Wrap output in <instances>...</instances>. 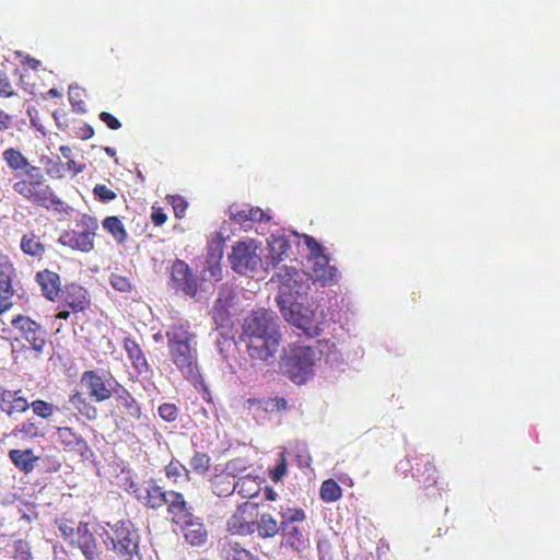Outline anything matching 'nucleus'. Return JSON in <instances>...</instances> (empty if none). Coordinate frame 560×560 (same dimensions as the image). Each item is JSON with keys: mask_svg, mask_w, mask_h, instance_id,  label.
<instances>
[{"mask_svg": "<svg viewBox=\"0 0 560 560\" xmlns=\"http://www.w3.org/2000/svg\"><path fill=\"white\" fill-rule=\"evenodd\" d=\"M77 226L81 228V230L63 231L58 238V243L72 250L81 253L92 252L95 246L94 238L98 230L96 218L90 214H83Z\"/></svg>", "mask_w": 560, "mask_h": 560, "instance_id": "5", "label": "nucleus"}, {"mask_svg": "<svg viewBox=\"0 0 560 560\" xmlns=\"http://www.w3.org/2000/svg\"><path fill=\"white\" fill-rule=\"evenodd\" d=\"M20 247L25 255L32 257H42L46 250L45 245L34 232L26 233L22 236Z\"/></svg>", "mask_w": 560, "mask_h": 560, "instance_id": "31", "label": "nucleus"}, {"mask_svg": "<svg viewBox=\"0 0 560 560\" xmlns=\"http://www.w3.org/2000/svg\"><path fill=\"white\" fill-rule=\"evenodd\" d=\"M71 405L88 420H94L97 417V409L80 392H75L69 398Z\"/></svg>", "mask_w": 560, "mask_h": 560, "instance_id": "34", "label": "nucleus"}, {"mask_svg": "<svg viewBox=\"0 0 560 560\" xmlns=\"http://www.w3.org/2000/svg\"><path fill=\"white\" fill-rule=\"evenodd\" d=\"M11 125V117L0 109V130L8 129Z\"/></svg>", "mask_w": 560, "mask_h": 560, "instance_id": "63", "label": "nucleus"}, {"mask_svg": "<svg viewBox=\"0 0 560 560\" xmlns=\"http://www.w3.org/2000/svg\"><path fill=\"white\" fill-rule=\"evenodd\" d=\"M306 515L302 509H290L282 514L281 525L284 523L293 525L295 522H303Z\"/></svg>", "mask_w": 560, "mask_h": 560, "instance_id": "52", "label": "nucleus"}, {"mask_svg": "<svg viewBox=\"0 0 560 560\" xmlns=\"http://www.w3.org/2000/svg\"><path fill=\"white\" fill-rule=\"evenodd\" d=\"M313 352H294L291 355H284L281 361V369L293 383L298 385L305 384L313 376L314 359Z\"/></svg>", "mask_w": 560, "mask_h": 560, "instance_id": "8", "label": "nucleus"}, {"mask_svg": "<svg viewBox=\"0 0 560 560\" xmlns=\"http://www.w3.org/2000/svg\"><path fill=\"white\" fill-rule=\"evenodd\" d=\"M74 544L79 547L86 560H95L101 555L97 540L90 530V525L86 522H80L78 524Z\"/></svg>", "mask_w": 560, "mask_h": 560, "instance_id": "18", "label": "nucleus"}, {"mask_svg": "<svg viewBox=\"0 0 560 560\" xmlns=\"http://www.w3.org/2000/svg\"><path fill=\"white\" fill-rule=\"evenodd\" d=\"M21 62L22 65L27 66L33 70H37L42 65L38 59L31 57L30 55L24 56Z\"/></svg>", "mask_w": 560, "mask_h": 560, "instance_id": "61", "label": "nucleus"}, {"mask_svg": "<svg viewBox=\"0 0 560 560\" xmlns=\"http://www.w3.org/2000/svg\"><path fill=\"white\" fill-rule=\"evenodd\" d=\"M183 533L184 540L191 547H202L208 541V529L201 517L196 515L178 526Z\"/></svg>", "mask_w": 560, "mask_h": 560, "instance_id": "16", "label": "nucleus"}, {"mask_svg": "<svg viewBox=\"0 0 560 560\" xmlns=\"http://www.w3.org/2000/svg\"><path fill=\"white\" fill-rule=\"evenodd\" d=\"M135 498L147 509L159 510L167 502L170 490L159 486L154 479L141 485H131Z\"/></svg>", "mask_w": 560, "mask_h": 560, "instance_id": "9", "label": "nucleus"}, {"mask_svg": "<svg viewBox=\"0 0 560 560\" xmlns=\"http://www.w3.org/2000/svg\"><path fill=\"white\" fill-rule=\"evenodd\" d=\"M277 304L283 318L291 325L307 330L312 326L313 312L302 303L293 300L292 293L280 290L277 296Z\"/></svg>", "mask_w": 560, "mask_h": 560, "instance_id": "7", "label": "nucleus"}, {"mask_svg": "<svg viewBox=\"0 0 560 560\" xmlns=\"http://www.w3.org/2000/svg\"><path fill=\"white\" fill-rule=\"evenodd\" d=\"M93 194L102 202H109L117 197L116 192L104 184L95 185Z\"/></svg>", "mask_w": 560, "mask_h": 560, "instance_id": "50", "label": "nucleus"}, {"mask_svg": "<svg viewBox=\"0 0 560 560\" xmlns=\"http://www.w3.org/2000/svg\"><path fill=\"white\" fill-rule=\"evenodd\" d=\"M21 390L0 388V409L8 416L22 413L30 408L26 398L20 395Z\"/></svg>", "mask_w": 560, "mask_h": 560, "instance_id": "21", "label": "nucleus"}, {"mask_svg": "<svg viewBox=\"0 0 560 560\" xmlns=\"http://www.w3.org/2000/svg\"><path fill=\"white\" fill-rule=\"evenodd\" d=\"M300 273L299 271L293 267H285L281 272L278 273L279 281L282 285L281 290L288 289V292H291V290L294 288V284L298 282Z\"/></svg>", "mask_w": 560, "mask_h": 560, "instance_id": "43", "label": "nucleus"}, {"mask_svg": "<svg viewBox=\"0 0 560 560\" xmlns=\"http://www.w3.org/2000/svg\"><path fill=\"white\" fill-rule=\"evenodd\" d=\"M173 362L186 378L195 380L198 377L196 359L191 352H175Z\"/></svg>", "mask_w": 560, "mask_h": 560, "instance_id": "30", "label": "nucleus"}, {"mask_svg": "<svg viewBox=\"0 0 560 560\" xmlns=\"http://www.w3.org/2000/svg\"><path fill=\"white\" fill-rule=\"evenodd\" d=\"M115 393L118 408L132 419H140L141 408L133 396L124 387H119Z\"/></svg>", "mask_w": 560, "mask_h": 560, "instance_id": "29", "label": "nucleus"}, {"mask_svg": "<svg viewBox=\"0 0 560 560\" xmlns=\"http://www.w3.org/2000/svg\"><path fill=\"white\" fill-rule=\"evenodd\" d=\"M210 488L213 494L225 498L233 494L237 488L235 476L228 471H222L212 477Z\"/></svg>", "mask_w": 560, "mask_h": 560, "instance_id": "25", "label": "nucleus"}, {"mask_svg": "<svg viewBox=\"0 0 560 560\" xmlns=\"http://www.w3.org/2000/svg\"><path fill=\"white\" fill-rule=\"evenodd\" d=\"M109 282L110 285L119 292H130L132 289L129 278L120 275H112Z\"/></svg>", "mask_w": 560, "mask_h": 560, "instance_id": "51", "label": "nucleus"}, {"mask_svg": "<svg viewBox=\"0 0 560 560\" xmlns=\"http://www.w3.org/2000/svg\"><path fill=\"white\" fill-rule=\"evenodd\" d=\"M268 265L276 267L288 255L291 245L290 242L284 236L272 234L268 241Z\"/></svg>", "mask_w": 560, "mask_h": 560, "instance_id": "27", "label": "nucleus"}, {"mask_svg": "<svg viewBox=\"0 0 560 560\" xmlns=\"http://www.w3.org/2000/svg\"><path fill=\"white\" fill-rule=\"evenodd\" d=\"M81 384L86 388L91 400L102 402L112 397V389L95 371H85L81 376Z\"/></svg>", "mask_w": 560, "mask_h": 560, "instance_id": "17", "label": "nucleus"}, {"mask_svg": "<svg viewBox=\"0 0 560 560\" xmlns=\"http://www.w3.org/2000/svg\"><path fill=\"white\" fill-rule=\"evenodd\" d=\"M68 94H69V102L72 106V109L75 113H85L86 105L83 100L85 91L79 86H70Z\"/></svg>", "mask_w": 560, "mask_h": 560, "instance_id": "41", "label": "nucleus"}, {"mask_svg": "<svg viewBox=\"0 0 560 560\" xmlns=\"http://www.w3.org/2000/svg\"><path fill=\"white\" fill-rule=\"evenodd\" d=\"M30 406L33 412L43 419H47L54 413V405L42 399L34 400Z\"/></svg>", "mask_w": 560, "mask_h": 560, "instance_id": "45", "label": "nucleus"}, {"mask_svg": "<svg viewBox=\"0 0 560 560\" xmlns=\"http://www.w3.org/2000/svg\"><path fill=\"white\" fill-rule=\"evenodd\" d=\"M12 187L24 200L36 207L57 213L68 212L69 207L47 184L45 175L38 166L30 168L27 175L20 177Z\"/></svg>", "mask_w": 560, "mask_h": 560, "instance_id": "1", "label": "nucleus"}, {"mask_svg": "<svg viewBox=\"0 0 560 560\" xmlns=\"http://www.w3.org/2000/svg\"><path fill=\"white\" fill-rule=\"evenodd\" d=\"M151 220L155 226H161L166 222L167 215L164 213L162 208H158L153 210Z\"/></svg>", "mask_w": 560, "mask_h": 560, "instance_id": "58", "label": "nucleus"}, {"mask_svg": "<svg viewBox=\"0 0 560 560\" xmlns=\"http://www.w3.org/2000/svg\"><path fill=\"white\" fill-rule=\"evenodd\" d=\"M61 167H62V163H61V160L59 158H57L56 161L49 159L46 172H47L48 175L51 176L54 174H59Z\"/></svg>", "mask_w": 560, "mask_h": 560, "instance_id": "60", "label": "nucleus"}, {"mask_svg": "<svg viewBox=\"0 0 560 560\" xmlns=\"http://www.w3.org/2000/svg\"><path fill=\"white\" fill-rule=\"evenodd\" d=\"M170 202L173 207L176 218H183L187 210V201L182 196H171Z\"/></svg>", "mask_w": 560, "mask_h": 560, "instance_id": "53", "label": "nucleus"}, {"mask_svg": "<svg viewBox=\"0 0 560 560\" xmlns=\"http://www.w3.org/2000/svg\"><path fill=\"white\" fill-rule=\"evenodd\" d=\"M14 560H32V552L28 544L24 540H16L14 542Z\"/></svg>", "mask_w": 560, "mask_h": 560, "instance_id": "49", "label": "nucleus"}, {"mask_svg": "<svg viewBox=\"0 0 560 560\" xmlns=\"http://www.w3.org/2000/svg\"><path fill=\"white\" fill-rule=\"evenodd\" d=\"M281 528L283 537L293 549L300 550L305 547L303 533L298 526L284 523V525H281Z\"/></svg>", "mask_w": 560, "mask_h": 560, "instance_id": "36", "label": "nucleus"}, {"mask_svg": "<svg viewBox=\"0 0 560 560\" xmlns=\"http://www.w3.org/2000/svg\"><path fill=\"white\" fill-rule=\"evenodd\" d=\"M57 438L67 452L84 455L89 451L88 442L71 428H58Z\"/></svg>", "mask_w": 560, "mask_h": 560, "instance_id": "22", "label": "nucleus"}, {"mask_svg": "<svg viewBox=\"0 0 560 560\" xmlns=\"http://www.w3.org/2000/svg\"><path fill=\"white\" fill-rule=\"evenodd\" d=\"M57 527L60 532V536L65 540H70L71 544H74V534L77 535V528L73 527L72 523L68 520L57 521Z\"/></svg>", "mask_w": 560, "mask_h": 560, "instance_id": "48", "label": "nucleus"}, {"mask_svg": "<svg viewBox=\"0 0 560 560\" xmlns=\"http://www.w3.org/2000/svg\"><path fill=\"white\" fill-rule=\"evenodd\" d=\"M61 301L63 305L70 307L73 313L83 312L90 306L88 291L77 283H70L65 287Z\"/></svg>", "mask_w": 560, "mask_h": 560, "instance_id": "19", "label": "nucleus"}, {"mask_svg": "<svg viewBox=\"0 0 560 560\" xmlns=\"http://www.w3.org/2000/svg\"><path fill=\"white\" fill-rule=\"evenodd\" d=\"M12 298L13 295L0 291V314L9 311L12 307Z\"/></svg>", "mask_w": 560, "mask_h": 560, "instance_id": "59", "label": "nucleus"}, {"mask_svg": "<svg viewBox=\"0 0 560 560\" xmlns=\"http://www.w3.org/2000/svg\"><path fill=\"white\" fill-rule=\"evenodd\" d=\"M35 281L40 287L43 295L51 302H55L61 293L60 276L49 269H44L35 275Z\"/></svg>", "mask_w": 560, "mask_h": 560, "instance_id": "20", "label": "nucleus"}, {"mask_svg": "<svg viewBox=\"0 0 560 560\" xmlns=\"http://www.w3.org/2000/svg\"><path fill=\"white\" fill-rule=\"evenodd\" d=\"M412 459L416 462L415 466H412L413 475L418 478L422 477L423 483L428 486L435 485L436 467L433 457L428 454H420L416 455Z\"/></svg>", "mask_w": 560, "mask_h": 560, "instance_id": "23", "label": "nucleus"}, {"mask_svg": "<svg viewBox=\"0 0 560 560\" xmlns=\"http://www.w3.org/2000/svg\"><path fill=\"white\" fill-rule=\"evenodd\" d=\"M288 409V401L283 397H275L264 399V410L267 412L285 411Z\"/></svg>", "mask_w": 560, "mask_h": 560, "instance_id": "47", "label": "nucleus"}, {"mask_svg": "<svg viewBox=\"0 0 560 560\" xmlns=\"http://www.w3.org/2000/svg\"><path fill=\"white\" fill-rule=\"evenodd\" d=\"M159 416L166 422H173L178 417V408L175 404L165 402L158 409Z\"/></svg>", "mask_w": 560, "mask_h": 560, "instance_id": "46", "label": "nucleus"}, {"mask_svg": "<svg viewBox=\"0 0 560 560\" xmlns=\"http://www.w3.org/2000/svg\"><path fill=\"white\" fill-rule=\"evenodd\" d=\"M104 542L119 560H135L141 558L140 534L130 520H119L108 524Z\"/></svg>", "mask_w": 560, "mask_h": 560, "instance_id": "3", "label": "nucleus"}, {"mask_svg": "<svg viewBox=\"0 0 560 560\" xmlns=\"http://www.w3.org/2000/svg\"><path fill=\"white\" fill-rule=\"evenodd\" d=\"M102 224L118 244H124L127 241V231L118 217H106Z\"/></svg>", "mask_w": 560, "mask_h": 560, "instance_id": "32", "label": "nucleus"}, {"mask_svg": "<svg viewBox=\"0 0 560 560\" xmlns=\"http://www.w3.org/2000/svg\"><path fill=\"white\" fill-rule=\"evenodd\" d=\"M189 464L196 474L206 475L210 470L211 458L207 453L195 452Z\"/></svg>", "mask_w": 560, "mask_h": 560, "instance_id": "39", "label": "nucleus"}, {"mask_svg": "<svg viewBox=\"0 0 560 560\" xmlns=\"http://www.w3.org/2000/svg\"><path fill=\"white\" fill-rule=\"evenodd\" d=\"M285 471L287 464L285 459L282 458L281 462L277 465V467H275V469L270 472V478L277 482L284 476Z\"/></svg>", "mask_w": 560, "mask_h": 560, "instance_id": "57", "label": "nucleus"}, {"mask_svg": "<svg viewBox=\"0 0 560 560\" xmlns=\"http://www.w3.org/2000/svg\"><path fill=\"white\" fill-rule=\"evenodd\" d=\"M310 255L308 259L313 261L311 273L315 282H319L323 287L332 285L338 281L339 272L335 266L329 264V257L324 252V247L315 240V237L304 234L302 236Z\"/></svg>", "mask_w": 560, "mask_h": 560, "instance_id": "4", "label": "nucleus"}, {"mask_svg": "<svg viewBox=\"0 0 560 560\" xmlns=\"http://www.w3.org/2000/svg\"><path fill=\"white\" fill-rule=\"evenodd\" d=\"M98 118L112 130H118L119 128H121V122L119 121V119L108 112H102L98 115Z\"/></svg>", "mask_w": 560, "mask_h": 560, "instance_id": "55", "label": "nucleus"}, {"mask_svg": "<svg viewBox=\"0 0 560 560\" xmlns=\"http://www.w3.org/2000/svg\"><path fill=\"white\" fill-rule=\"evenodd\" d=\"M183 472H185L186 479L190 480V471L179 460L172 459L165 466V476L174 482H177V478L180 477Z\"/></svg>", "mask_w": 560, "mask_h": 560, "instance_id": "42", "label": "nucleus"}, {"mask_svg": "<svg viewBox=\"0 0 560 560\" xmlns=\"http://www.w3.org/2000/svg\"><path fill=\"white\" fill-rule=\"evenodd\" d=\"M93 135H94V129L92 128V126L84 124L81 127L80 133H79L81 139H84V140L90 139L93 137Z\"/></svg>", "mask_w": 560, "mask_h": 560, "instance_id": "62", "label": "nucleus"}, {"mask_svg": "<svg viewBox=\"0 0 560 560\" xmlns=\"http://www.w3.org/2000/svg\"><path fill=\"white\" fill-rule=\"evenodd\" d=\"M230 220L241 226L247 228L248 223L270 221L271 217L261 208L249 205L233 203L228 209Z\"/></svg>", "mask_w": 560, "mask_h": 560, "instance_id": "13", "label": "nucleus"}, {"mask_svg": "<svg viewBox=\"0 0 560 560\" xmlns=\"http://www.w3.org/2000/svg\"><path fill=\"white\" fill-rule=\"evenodd\" d=\"M237 488L235 491L242 497V498H254L256 497L260 491V486L257 482L256 478H253L250 476H245L241 478L238 481H236Z\"/></svg>", "mask_w": 560, "mask_h": 560, "instance_id": "37", "label": "nucleus"}, {"mask_svg": "<svg viewBox=\"0 0 560 560\" xmlns=\"http://www.w3.org/2000/svg\"><path fill=\"white\" fill-rule=\"evenodd\" d=\"M128 353H129V357L132 360V363L139 374H143L149 371V365H148L142 352H128Z\"/></svg>", "mask_w": 560, "mask_h": 560, "instance_id": "54", "label": "nucleus"}, {"mask_svg": "<svg viewBox=\"0 0 560 560\" xmlns=\"http://www.w3.org/2000/svg\"><path fill=\"white\" fill-rule=\"evenodd\" d=\"M236 294L230 288H222L212 308V318L219 327L231 325V308L235 304Z\"/></svg>", "mask_w": 560, "mask_h": 560, "instance_id": "14", "label": "nucleus"}, {"mask_svg": "<svg viewBox=\"0 0 560 560\" xmlns=\"http://www.w3.org/2000/svg\"><path fill=\"white\" fill-rule=\"evenodd\" d=\"M168 347L171 350H191L195 346V336L183 325H174L167 331Z\"/></svg>", "mask_w": 560, "mask_h": 560, "instance_id": "24", "label": "nucleus"}, {"mask_svg": "<svg viewBox=\"0 0 560 560\" xmlns=\"http://www.w3.org/2000/svg\"><path fill=\"white\" fill-rule=\"evenodd\" d=\"M172 285L175 290L194 298L198 292V282L190 267L180 259L174 261L171 268Z\"/></svg>", "mask_w": 560, "mask_h": 560, "instance_id": "11", "label": "nucleus"}, {"mask_svg": "<svg viewBox=\"0 0 560 560\" xmlns=\"http://www.w3.org/2000/svg\"><path fill=\"white\" fill-rule=\"evenodd\" d=\"M14 94L12 85L5 72L0 71V95L12 96Z\"/></svg>", "mask_w": 560, "mask_h": 560, "instance_id": "56", "label": "nucleus"}, {"mask_svg": "<svg viewBox=\"0 0 560 560\" xmlns=\"http://www.w3.org/2000/svg\"><path fill=\"white\" fill-rule=\"evenodd\" d=\"M256 530L262 539L272 538L279 532V525L272 515L264 513L256 522Z\"/></svg>", "mask_w": 560, "mask_h": 560, "instance_id": "33", "label": "nucleus"}, {"mask_svg": "<svg viewBox=\"0 0 560 560\" xmlns=\"http://www.w3.org/2000/svg\"><path fill=\"white\" fill-rule=\"evenodd\" d=\"M12 464L22 472L30 474L34 470L39 457L36 456L33 450H11L8 454Z\"/></svg>", "mask_w": 560, "mask_h": 560, "instance_id": "26", "label": "nucleus"}, {"mask_svg": "<svg viewBox=\"0 0 560 560\" xmlns=\"http://www.w3.org/2000/svg\"><path fill=\"white\" fill-rule=\"evenodd\" d=\"M342 497V488L334 479L324 480L319 489V498L325 503H332Z\"/></svg>", "mask_w": 560, "mask_h": 560, "instance_id": "35", "label": "nucleus"}, {"mask_svg": "<svg viewBox=\"0 0 560 560\" xmlns=\"http://www.w3.org/2000/svg\"><path fill=\"white\" fill-rule=\"evenodd\" d=\"M243 335L247 350H273L279 347L281 335L275 312L266 308L252 311L245 318Z\"/></svg>", "mask_w": 560, "mask_h": 560, "instance_id": "2", "label": "nucleus"}, {"mask_svg": "<svg viewBox=\"0 0 560 560\" xmlns=\"http://www.w3.org/2000/svg\"><path fill=\"white\" fill-rule=\"evenodd\" d=\"M258 249L259 245L253 238L237 242L229 254L232 269L241 275L255 271L261 262Z\"/></svg>", "mask_w": 560, "mask_h": 560, "instance_id": "6", "label": "nucleus"}, {"mask_svg": "<svg viewBox=\"0 0 560 560\" xmlns=\"http://www.w3.org/2000/svg\"><path fill=\"white\" fill-rule=\"evenodd\" d=\"M3 160L8 164V166L15 173L22 172L23 176L27 175L30 168H36L37 166L32 165L27 158H25L21 151L14 148H9L2 153ZM16 177L20 178V174H16Z\"/></svg>", "mask_w": 560, "mask_h": 560, "instance_id": "28", "label": "nucleus"}, {"mask_svg": "<svg viewBox=\"0 0 560 560\" xmlns=\"http://www.w3.org/2000/svg\"><path fill=\"white\" fill-rule=\"evenodd\" d=\"M19 336L28 342L31 350H42L46 343V330L35 320L24 315H18L11 322Z\"/></svg>", "mask_w": 560, "mask_h": 560, "instance_id": "10", "label": "nucleus"}, {"mask_svg": "<svg viewBox=\"0 0 560 560\" xmlns=\"http://www.w3.org/2000/svg\"><path fill=\"white\" fill-rule=\"evenodd\" d=\"M165 505L166 511L171 516V522L176 526L182 525L195 515L192 506L186 501L184 494L178 491L170 490Z\"/></svg>", "mask_w": 560, "mask_h": 560, "instance_id": "15", "label": "nucleus"}, {"mask_svg": "<svg viewBox=\"0 0 560 560\" xmlns=\"http://www.w3.org/2000/svg\"><path fill=\"white\" fill-rule=\"evenodd\" d=\"M16 430L25 438L34 439L42 436L43 433L40 432L39 425L33 420L27 419L26 421L22 422Z\"/></svg>", "mask_w": 560, "mask_h": 560, "instance_id": "44", "label": "nucleus"}, {"mask_svg": "<svg viewBox=\"0 0 560 560\" xmlns=\"http://www.w3.org/2000/svg\"><path fill=\"white\" fill-rule=\"evenodd\" d=\"M256 505L245 502L237 506L236 511L231 515L226 522V530L232 535L246 536L252 535L256 530V522L253 517V512Z\"/></svg>", "mask_w": 560, "mask_h": 560, "instance_id": "12", "label": "nucleus"}, {"mask_svg": "<svg viewBox=\"0 0 560 560\" xmlns=\"http://www.w3.org/2000/svg\"><path fill=\"white\" fill-rule=\"evenodd\" d=\"M222 552L225 560H252L249 551L236 541H228L223 545Z\"/></svg>", "mask_w": 560, "mask_h": 560, "instance_id": "38", "label": "nucleus"}, {"mask_svg": "<svg viewBox=\"0 0 560 560\" xmlns=\"http://www.w3.org/2000/svg\"><path fill=\"white\" fill-rule=\"evenodd\" d=\"M265 498L269 501H273L277 498V493L271 488L265 489Z\"/></svg>", "mask_w": 560, "mask_h": 560, "instance_id": "64", "label": "nucleus"}, {"mask_svg": "<svg viewBox=\"0 0 560 560\" xmlns=\"http://www.w3.org/2000/svg\"><path fill=\"white\" fill-rule=\"evenodd\" d=\"M14 276V268L12 265H4L0 267V291L7 294L14 295L12 279Z\"/></svg>", "mask_w": 560, "mask_h": 560, "instance_id": "40", "label": "nucleus"}]
</instances>
